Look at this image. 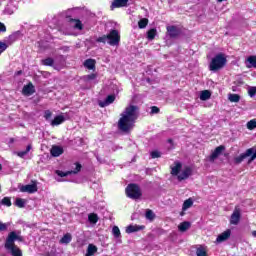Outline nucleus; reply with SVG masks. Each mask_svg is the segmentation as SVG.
<instances>
[{
    "label": "nucleus",
    "mask_w": 256,
    "mask_h": 256,
    "mask_svg": "<svg viewBox=\"0 0 256 256\" xmlns=\"http://www.w3.org/2000/svg\"><path fill=\"white\" fill-rule=\"evenodd\" d=\"M15 205L16 207L23 209V207H25V200L23 198H17L15 201Z\"/></svg>",
    "instance_id": "72a5a7b5"
},
{
    "label": "nucleus",
    "mask_w": 256,
    "mask_h": 256,
    "mask_svg": "<svg viewBox=\"0 0 256 256\" xmlns=\"http://www.w3.org/2000/svg\"><path fill=\"white\" fill-rule=\"evenodd\" d=\"M97 43H108L111 47H119L121 43V34L119 30L112 29L107 35L100 36L96 39Z\"/></svg>",
    "instance_id": "7ed1b4c3"
},
{
    "label": "nucleus",
    "mask_w": 256,
    "mask_h": 256,
    "mask_svg": "<svg viewBox=\"0 0 256 256\" xmlns=\"http://www.w3.org/2000/svg\"><path fill=\"white\" fill-rule=\"evenodd\" d=\"M218 1V3H223V1H225V0H217Z\"/></svg>",
    "instance_id": "603ef678"
},
{
    "label": "nucleus",
    "mask_w": 256,
    "mask_h": 256,
    "mask_svg": "<svg viewBox=\"0 0 256 256\" xmlns=\"http://www.w3.org/2000/svg\"><path fill=\"white\" fill-rule=\"evenodd\" d=\"M137 111H139V107L135 105H130L125 108L118 121V129L120 131L128 133V131H131V129H133L135 121H137V117H139Z\"/></svg>",
    "instance_id": "f257e3e1"
},
{
    "label": "nucleus",
    "mask_w": 256,
    "mask_h": 256,
    "mask_svg": "<svg viewBox=\"0 0 256 256\" xmlns=\"http://www.w3.org/2000/svg\"><path fill=\"white\" fill-rule=\"evenodd\" d=\"M50 153L52 157H60V155H63V149L61 146H53L50 150Z\"/></svg>",
    "instance_id": "aec40b11"
},
{
    "label": "nucleus",
    "mask_w": 256,
    "mask_h": 256,
    "mask_svg": "<svg viewBox=\"0 0 256 256\" xmlns=\"http://www.w3.org/2000/svg\"><path fill=\"white\" fill-rule=\"evenodd\" d=\"M248 95H249L250 97H255V95H256V87H250V88L248 89Z\"/></svg>",
    "instance_id": "c03bdc74"
},
{
    "label": "nucleus",
    "mask_w": 256,
    "mask_h": 256,
    "mask_svg": "<svg viewBox=\"0 0 256 256\" xmlns=\"http://www.w3.org/2000/svg\"><path fill=\"white\" fill-rule=\"evenodd\" d=\"M247 129H249L250 131H253V129H256V120L255 119H252L247 122Z\"/></svg>",
    "instance_id": "c9c22d12"
},
{
    "label": "nucleus",
    "mask_w": 256,
    "mask_h": 256,
    "mask_svg": "<svg viewBox=\"0 0 256 256\" xmlns=\"http://www.w3.org/2000/svg\"><path fill=\"white\" fill-rule=\"evenodd\" d=\"M166 29L170 39H177V37H181V28L177 26H168Z\"/></svg>",
    "instance_id": "6e6552de"
},
{
    "label": "nucleus",
    "mask_w": 256,
    "mask_h": 256,
    "mask_svg": "<svg viewBox=\"0 0 256 256\" xmlns=\"http://www.w3.org/2000/svg\"><path fill=\"white\" fill-rule=\"evenodd\" d=\"M147 25H149V19H147V18H142L138 22L139 29H145V27H147Z\"/></svg>",
    "instance_id": "c756f323"
},
{
    "label": "nucleus",
    "mask_w": 256,
    "mask_h": 256,
    "mask_svg": "<svg viewBox=\"0 0 256 256\" xmlns=\"http://www.w3.org/2000/svg\"><path fill=\"white\" fill-rule=\"evenodd\" d=\"M150 155H151L152 159H159V157H161V152H159V151H152Z\"/></svg>",
    "instance_id": "37998d69"
},
{
    "label": "nucleus",
    "mask_w": 256,
    "mask_h": 256,
    "mask_svg": "<svg viewBox=\"0 0 256 256\" xmlns=\"http://www.w3.org/2000/svg\"><path fill=\"white\" fill-rule=\"evenodd\" d=\"M22 93L26 96L33 95V93H35V86H33V83L25 85L22 89Z\"/></svg>",
    "instance_id": "4468645a"
},
{
    "label": "nucleus",
    "mask_w": 256,
    "mask_h": 256,
    "mask_svg": "<svg viewBox=\"0 0 256 256\" xmlns=\"http://www.w3.org/2000/svg\"><path fill=\"white\" fill-rule=\"evenodd\" d=\"M84 67H86V69H90V70L95 69V60L94 59L85 60Z\"/></svg>",
    "instance_id": "a878e982"
},
{
    "label": "nucleus",
    "mask_w": 256,
    "mask_h": 256,
    "mask_svg": "<svg viewBox=\"0 0 256 256\" xmlns=\"http://www.w3.org/2000/svg\"><path fill=\"white\" fill-rule=\"evenodd\" d=\"M145 217L149 221H153V219H155V213L153 212V210H147L146 214H145Z\"/></svg>",
    "instance_id": "e433bc0d"
},
{
    "label": "nucleus",
    "mask_w": 256,
    "mask_h": 256,
    "mask_svg": "<svg viewBox=\"0 0 256 256\" xmlns=\"http://www.w3.org/2000/svg\"><path fill=\"white\" fill-rule=\"evenodd\" d=\"M52 115H53V113H52L50 110H46V111L44 112V118H45L46 120L51 119Z\"/></svg>",
    "instance_id": "a18cd8bd"
},
{
    "label": "nucleus",
    "mask_w": 256,
    "mask_h": 256,
    "mask_svg": "<svg viewBox=\"0 0 256 256\" xmlns=\"http://www.w3.org/2000/svg\"><path fill=\"white\" fill-rule=\"evenodd\" d=\"M201 101H207V99H211V92L209 90H204L200 94Z\"/></svg>",
    "instance_id": "cd10ccee"
},
{
    "label": "nucleus",
    "mask_w": 256,
    "mask_h": 256,
    "mask_svg": "<svg viewBox=\"0 0 256 256\" xmlns=\"http://www.w3.org/2000/svg\"><path fill=\"white\" fill-rule=\"evenodd\" d=\"M112 234L116 239H119V237H121V230H119L117 226H114L112 228Z\"/></svg>",
    "instance_id": "f704fd0d"
},
{
    "label": "nucleus",
    "mask_w": 256,
    "mask_h": 256,
    "mask_svg": "<svg viewBox=\"0 0 256 256\" xmlns=\"http://www.w3.org/2000/svg\"><path fill=\"white\" fill-rule=\"evenodd\" d=\"M191 207H193V198L184 201L182 211H187V209H191Z\"/></svg>",
    "instance_id": "393cba45"
},
{
    "label": "nucleus",
    "mask_w": 256,
    "mask_h": 256,
    "mask_svg": "<svg viewBox=\"0 0 256 256\" xmlns=\"http://www.w3.org/2000/svg\"><path fill=\"white\" fill-rule=\"evenodd\" d=\"M190 227H191V222L185 221L179 224L178 229L182 233H185V231H187Z\"/></svg>",
    "instance_id": "b1692460"
},
{
    "label": "nucleus",
    "mask_w": 256,
    "mask_h": 256,
    "mask_svg": "<svg viewBox=\"0 0 256 256\" xmlns=\"http://www.w3.org/2000/svg\"><path fill=\"white\" fill-rule=\"evenodd\" d=\"M127 197L129 199H140L141 196L143 195L141 193V188L137 184H129L126 189H125Z\"/></svg>",
    "instance_id": "423d86ee"
},
{
    "label": "nucleus",
    "mask_w": 256,
    "mask_h": 256,
    "mask_svg": "<svg viewBox=\"0 0 256 256\" xmlns=\"http://www.w3.org/2000/svg\"><path fill=\"white\" fill-rule=\"evenodd\" d=\"M71 13H73L72 9H69L65 13V17H66L67 21H69V23H73L74 29H78V31L83 30V23H81V20L71 18Z\"/></svg>",
    "instance_id": "0eeeda50"
},
{
    "label": "nucleus",
    "mask_w": 256,
    "mask_h": 256,
    "mask_svg": "<svg viewBox=\"0 0 256 256\" xmlns=\"http://www.w3.org/2000/svg\"><path fill=\"white\" fill-rule=\"evenodd\" d=\"M64 51H69V47H64Z\"/></svg>",
    "instance_id": "3c124183"
},
{
    "label": "nucleus",
    "mask_w": 256,
    "mask_h": 256,
    "mask_svg": "<svg viewBox=\"0 0 256 256\" xmlns=\"http://www.w3.org/2000/svg\"><path fill=\"white\" fill-rule=\"evenodd\" d=\"M183 167V165L181 164V162H176L175 166H173L171 169V175L177 176L179 175V173L181 172V168Z\"/></svg>",
    "instance_id": "4be33fe9"
},
{
    "label": "nucleus",
    "mask_w": 256,
    "mask_h": 256,
    "mask_svg": "<svg viewBox=\"0 0 256 256\" xmlns=\"http://www.w3.org/2000/svg\"><path fill=\"white\" fill-rule=\"evenodd\" d=\"M156 35H157V29L152 28L147 32V39H149V41H153Z\"/></svg>",
    "instance_id": "bb28decb"
},
{
    "label": "nucleus",
    "mask_w": 256,
    "mask_h": 256,
    "mask_svg": "<svg viewBox=\"0 0 256 256\" xmlns=\"http://www.w3.org/2000/svg\"><path fill=\"white\" fill-rule=\"evenodd\" d=\"M20 191L21 193H37L38 188H37V182L34 181L32 184H27V185H23L22 187H20Z\"/></svg>",
    "instance_id": "1a4fd4ad"
},
{
    "label": "nucleus",
    "mask_w": 256,
    "mask_h": 256,
    "mask_svg": "<svg viewBox=\"0 0 256 256\" xmlns=\"http://www.w3.org/2000/svg\"><path fill=\"white\" fill-rule=\"evenodd\" d=\"M7 47H9V46L7 45V43H5V42H0V55H1L2 53H4V51H7Z\"/></svg>",
    "instance_id": "a19ab883"
},
{
    "label": "nucleus",
    "mask_w": 256,
    "mask_h": 256,
    "mask_svg": "<svg viewBox=\"0 0 256 256\" xmlns=\"http://www.w3.org/2000/svg\"><path fill=\"white\" fill-rule=\"evenodd\" d=\"M15 241H20L21 243L22 241H25V238L21 236L20 231H12L8 234L4 244L5 249L10 251L12 256H23V252L19 247H17V245H15Z\"/></svg>",
    "instance_id": "f03ea898"
},
{
    "label": "nucleus",
    "mask_w": 256,
    "mask_h": 256,
    "mask_svg": "<svg viewBox=\"0 0 256 256\" xmlns=\"http://www.w3.org/2000/svg\"><path fill=\"white\" fill-rule=\"evenodd\" d=\"M239 221H241V211L236 208L231 215L230 223L231 225H239Z\"/></svg>",
    "instance_id": "ddd939ff"
},
{
    "label": "nucleus",
    "mask_w": 256,
    "mask_h": 256,
    "mask_svg": "<svg viewBox=\"0 0 256 256\" xmlns=\"http://www.w3.org/2000/svg\"><path fill=\"white\" fill-rule=\"evenodd\" d=\"M143 229H145V226L129 225L126 227V233H137V231H143Z\"/></svg>",
    "instance_id": "a211bd4d"
},
{
    "label": "nucleus",
    "mask_w": 256,
    "mask_h": 256,
    "mask_svg": "<svg viewBox=\"0 0 256 256\" xmlns=\"http://www.w3.org/2000/svg\"><path fill=\"white\" fill-rule=\"evenodd\" d=\"M31 149H32L31 144H29V145L26 147V150H25V151L17 152L18 157H21V158L23 159V157H25V155H27V153H29V151H31Z\"/></svg>",
    "instance_id": "473e14b6"
},
{
    "label": "nucleus",
    "mask_w": 256,
    "mask_h": 256,
    "mask_svg": "<svg viewBox=\"0 0 256 256\" xmlns=\"http://www.w3.org/2000/svg\"><path fill=\"white\" fill-rule=\"evenodd\" d=\"M71 239H72L71 234L67 233L61 238L60 243L64 245H69V242L71 241Z\"/></svg>",
    "instance_id": "7c9ffc66"
},
{
    "label": "nucleus",
    "mask_w": 256,
    "mask_h": 256,
    "mask_svg": "<svg viewBox=\"0 0 256 256\" xmlns=\"http://www.w3.org/2000/svg\"><path fill=\"white\" fill-rule=\"evenodd\" d=\"M53 63H55V60H53V58H46L42 60V65H45L46 67H53Z\"/></svg>",
    "instance_id": "2f4dec72"
},
{
    "label": "nucleus",
    "mask_w": 256,
    "mask_h": 256,
    "mask_svg": "<svg viewBox=\"0 0 256 256\" xmlns=\"http://www.w3.org/2000/svg\"><path fill=\"white\" fill-rule=\"evenodd\" d=\"M252 235L256 237V230L252 231Z\"/></svg>",
    "instance_id": "8fccbe9b"
},
{
    "label": "nucleus",
    "mask_w": 256,
    "mask_h": 256,
    "mask_svg": "<svg viewBox=\"0 0 256 256\" xmlns=\"http://www.w3.org/2000/svg\"><path fill=\"white\" fill-rule=\"evenodd\" d=\"M115 101V95H109L104 101L99 102V107H107Z\"/></svg>",
    "instance_id": "f3484780"
},
{
    "label": "nucleus",
    "mask_w": 256,
    "mask_h": 256,
    "mask_svg": "<svg viewBox=\"0 0 256 256\" xmlns=\"http://www.w3.org/2000/svg\"><path fill=\"white\" fill-rule=\"evenodd\" d=\"M247 157H250L248 159V163H253V161L256 160V149L255 147L247 149L244 153L240 154L239 156L234 157L233 161L235 165H241V162L244 159H247Z\"/></svg>",
    "instance_id": "39448f33"
},
{
    "label": "nucleus",
    "mask_w": 256,
    "mask_h": 256,
    "mask_svg": "<svg viewBox=\"0 0 256 256\" xmlns=\"http://www.w3.org/2000/svg\"><path fill=\"white\" fill-rule=\"evenodd\" d=\"M5 31H7V27L5 26V24L0 22V33H5Z\"/></svg>",
    "instance_id": "de8ad7c7"
},
{
    "label": "nucleus",
    "mask_w": 256,
    "mask_h": 256,
    "mask_svg": "<svg viewBox=\"0 0 256 256\" xmlns=\"http://www.w3.org/2000/svg\"><path fill=\"white\" fill-rule=\"evenodd\" d=\"M223 151H225V146L220 145V146L216 147L215 150L212 152V154L209 156V161L211 163H213L215 161V159L219 158V155H221V153H223Z\"/></svg>",
    "instance_id": "9b49d317"
},
{
    "label": "nucleus",
    "mask_w": 256,
    "mask_h": 256,
    "mask_svg": "<svg viewBox=\"0 0 256 256\" xmlns=\"http://www.w3.org/2000/svg\"><path fill=\"white\" fill-rule=\"evenodd\" d=\"M86 77L87 81H93L94 79H97V75L96 74H89Z\"/></svg>",
    "instance_id": "49530a36"
},
{
    "label": "nucleus",
    "mask_w": 256,
    "mask_h": 256,
    "mask_svg": "<svg viewBox=\"0 0 256 256\" xmlns=\"http://www.w3.org/2000/svg\"><path fill=\"white\" fill-rule=\"evenodd\" d=\"M0 203H1V205H5L6 207H11V198L4 197Z\"/></svg>",
    "instance_id": "4c0bfd02"
},
{
    "label": "nucleus",
    "mask_w": 256,
    "mask_h": 256,
    "mask_svg": "<svg viewBox=\"0 0 256 256\" xmlns=\"http://www.w3.org/2000/svg\"><path fill=\"white\" fill-rule=\"evenodd\" d=\"M193 175V170L190 167H186L177 177L178 181H185V179H189Z\"/></svg>",
    "instance_id": "f8f14e48"
},
{
    "label": "nucleus",
    "mask_w": 256,
    "mask_h": 256,
    "mask_svg": "<svg viewBox=\"0 0 256 256\" xmlns=\"http://www.w3.org/2000/svg\"><path fill=\"white\" fill-rule=\"evenodd\" d=\"M231 237V230H226L222 234L218 235L216 241L217 243H223V241H227Z\"/></svg>",
    "instance_id": "dca6fc26"
},
{
    "label": "nucleus",
    "mask_w": 256,
    "mask_h": 256,
    "mask_svg": "<svg viewBox=\"0 0 256 256\" xmlns=\"http://www.w3.org/2000/svg\"><path fill=\"white\" fill-rule=\"evenodd\" d=\"M151 113H153V114L159 113V108L157 106H152Z\"/></svg>",
    "instance_id": "09e8293b"
},
{
    "label": "nucleus",
    "mask_w": 256,
    "mask_h": 256,
    "mask_svg": "<svg viewBox=\"0 0 256 256\" xmlns=\"http://www.w3.org/2000/svg\"><path fill=\"white\" fill-rule=\"evenodd\" d=\"M228 99L231 103H239V101H241V96L238 94H229Z\"/></svg>",
    "instance_id": "c85d7f7f"
},
{
    "label": "nucleus",
    "mask_w": 256,
    "mask_h": 256,
    "mask_svg": "<svg viewBox=\"0 0 256 256\" xmlns=\"http://www.w3.org/2000/svg\"><path fill=\"white\" fill-rule=\"evenodd\" d=\"M97 253V246L89 244L85 256H93Z\"/></svg>",
    "instance_id": "5701e85b"
},
{
    "label": "nucleus",
    "mask_w": 256,
    "mask_h": 256,
    "mask_svg": "<svg viewBox=\"0 0 256 256\" xmlns=\"http://www.w3.org/2000/svg\"><path fill=\"white\" fill-rule=\"evenodd\" d=\"M246 67L248 69H251V68L256 69V56L255 55L249 56L247 58V60H246Z\"/></svg>",
    "instance_id": "6ab92c4d"
},
{
    "label": "nucleus",
    "mask_w": 256,
    "mask_h": 256,
    "mask_svg": "<svg viewBox=\"0 0 256 256\" xmlns=\"http://www.w3.org/2000/svg\"><path fill=\"white\" fill-rule=\"evenodd\" d=\"M81 167H82L81 164L76 163V167L74 170L66 171V172L57 170L56 174L58 175V177H67L69 175H77V173H79V171H81Z\"/></svg>",
    "instance_id": "9d476101"
},
{
    "label": "nucleus",
    "mask_w": 256,
    "mask_h": 256,
    "mask_svg": "<svg viewBox=\"0 0 256 256\" xmlns=\"http://www.w3.org/2000/svg\"><path fill=\"white\" fill-rule=\"evenodd\" d=\"M196 255L197 256H207V251H205V249H203V248H197Z\"/></svg>",
    "instance_id": "ea45409f"
},
{
    "label": "nucleus",
    "mask_w": 256,
    "mask_h": 256,
    "mask_svg": "<svg viewBox=\"0 0 256 256\" xmlns=\"http://www.w3.org/2000/svg\"><path fill=\"white\" fill-rule=\"evenodd\" d=\"M224 65H227V58H225V54L219 53L212 58L209 69L214 72L219 71V69H223Z\"/></svg>",
    "instance_id": "20e7f679"
},
{
    "label": "nucleus",
    "mask_w": 256,
    "mask_h": 256,
    "mask_svg": "<svg viewBox=\"0 0 256 256\" xmlns=\"http://www.w3.org/2000/svg\"><path fill=\"white\" fill-rule=\"evenodd\" d=\"M18 75H21V71H18Z\"/></svg>",
    "instance_id": "5fc2aeb1"
},
{
    "label": "nucleus",
    "mask_w": 256,
    "mask_h": 256,
    "mask_svg": "<svg viewBox=\"0 0 256 256\" xmlns=\"http://www.w3.org/2000/svg\"><path fill=\"white\" fill-rule=\"evenodd\" d=\"M9 229V223L0 222V232L7 231Z\"/></svg>",
    "instance_id": "79ce46f5"
},
{
    "label": "nucleus",
    "mask_w": 256,
    "mask_h": 256,
    "mask_svg": "<svg viewBox=\"0 0 256 256\" xmlns=\"http://www.w3.org/2000/svg\"><path fill=\"white\" fill-rule=\"evenodd\" d=\"M13 12H9V15H11Z\"/></svg>",
    "instance_id": "6e6d98bb"
},
{
    "label": "nucleus",
    "mask_w": 256,
    "mask_h": 256,
    "mask_svg": "<svg viewBox=\"0 0 256 256\" xmlns=\"http://www.w3.org/2000/svg\"><path fill=\"white\" fill-rule=\"evenodd\" d=\"M65 122V116L63 115H58L56 116L52 121H51V125L52 127H55L57 125H61V123Z\"/></svg>",
    "instance_id": "412c9836"
},
{
    "label": "nucleus",
    "mask_w": 256,
    "mask_h": 256,
    "mask_svg": "<svg viewBox=\"0 0 256 256\" xmlns=\"http://www.w3.org/2000/svg\"><path fill=\"white\" fill-rule=\"evenodd\" d=\"M1 169H3V166H1V164H0V171H1Z\"/></svg>",
    "instance_id": "864d4df0"
},
{
    "label": "nucleus",
    "mask_w": 256,
    "mask_h": 256,
    "mask_svg": "<svg viewBox=\"0 0 256 256\" xmlns=\"http://www.w3.org/2000/svg\"><path fill=\"white\" fill-rule=\"evenodd\" d=\"M88 220L90 221V223H97L99 221V217L97 216V214H90L88 216Z\"/></svg>",
    "instance_id": "58836bf2"
},
{
    "label": "nucleus",
    "mask_w": 256,
    "mask_h": 256,
    "mask_svg": "<svg viewBox=\"0 0 256 256\" xmlns=\"http://www.w3.org/2000/svg\"><path fill=\"white\" fill-rule=\"evenodd\" d=\"M129 0H114L111 4L112 9H119L121 7H127Z\"/></svg>",
    "instance_id": "2eb2a0df"
}]
</instances>
